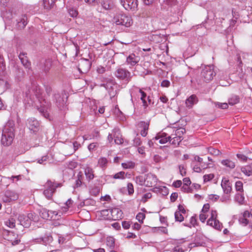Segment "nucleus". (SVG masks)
<instances>
[{"label":"nucleus","mask_w":252,"mask_h":252,"mask_svg":"<svg viewBox=\"0 0 252 252\" xmlns=\"http://www.w3.org/2000/svg\"><path fill=\"white\" fill-rule=\"evenodd\" d=\"M32 216V214H29L28 216L24 214H20L19 215L18 220L20 225L24 227L27 228L30 226L31 223V218Z\"/></svg>","instance_id":"nucleus-9"},{"label":"nucleus","mask_w":252,"mask_h":252,"mask_svg":"<svg viewBox=\"0 0 252 252\" xmlns=\"http://www.w3.org/2000/svg\"><path fill=\"white\" fill-rule=\"evenodd\" d=\"M178 193L176 192H173L171 194L170 196V200L171 202H173L175 201V200L178 198Z\"/></svg>","instance_id":"nucleus-62"},{"label":"nucleus","mask_w":252,"mask_h":252,"mask_svg":"<svg viewBox=\"0 0 252 252\" xmlns=\"http://www.w3.org/2000/svg\"><path fill=\"white\" fill-rule=\"evenodd\" d=\"M186 130L184 128L180 127L175 130V133L171 134V136H175L176 138L179 139H182V136L185 132Z\"/></svg>","instance_id":"nucleus-27"},{"label":"nucleus","mask_w":252,"mask_h":252,"mask_svg":"<svg viewBox=\"0 0 252 252\" xmlns=\"http://www.w3.org/2000/svg\"><path fill=\"white\" fill-rule=\"evenodd\" d=\"M239 102V97L238 95H232L228 100V103L231 105H233Z\"/></svg>","instance_id":"nucleus-36"},{"label":"nucleus","mask_w":252,"mask_h":252,"mask_svg":"<svg viewBox=\"0 0 252 252\" xmlns=\"http://www.w3.org/2000/svg\"><path fill=\"white\" fill-rule=\"evenodd\" d=\"M157 178L155 175L149 173L146 175L144 179V184L147 187H152L156 185L157 183Z\"/></svg>","instance_id":"nucleus-12"},{"label":"nucleus","mask_w":252,"mask_h":252,"mask_svg":"<svg viewBox=\"0 0 252 252\" xmlns=\"http://www.w3.org/2000/svg\"><path fill=\"white\" fill-rule=\"evenodd\" d=\"M136 218L139 222H143V220L145 218V215L143 213H139Z\"/></svg>","instance_id":"nucleus-50"},{"label":"nucleus","mask_w":252,"mask_h":252,"mask_svg":"<svg viewBox=\"0 0 252 252\" xmlns=\"http://www.w3.org/2000/svg\"><path fill=\"white\" fill-rule=\"evenodd\" d=\"M26 124L30 130L33 133L37 132L40 129L39 123L34 118H32L28 119Z\"/></svg>","instance_id":"nucleus-8"},{"label":"nucleus","mask_w":252,"mask_h":252,"mask_svg":"<svg viewBox=\"0 0 252 252\" xmlns=\"http://www.w3.org/2000/svg\"><path fill=\"white\" fill-rule=\"evenodd\" d=\"M122 167L125 169L133 168L135 166V163L129 161L122 163Z\"/></svg>","instance_id":"nucleus-38"},{"label":"nucleus","mask_w":252,"mask_h":252,"mask_svg":"<svg viewBox=\"0 0 252 252\" xmlns=\"http://www.w3.org/2000/svg\"><path fill=\"white\" fill-rule=\"evenodd\" d=\"M46 103V101H44V102L42 103V104L40 108H39L38 109L39 111V112L43 115V116L47 118L49 116V114L48 113V109L49 107V105H46L45 104Z\"/></svg>","instance_id":"nucleus-21"},{"label":"nucleus","mask_w":252,"mask_h":252,"mask_svg":"<svg viewBox=\"0 0 252 252\" xmlns=\"http://www.w3.org/2000/svg\"><path fill=\"white\" fill-rule=\"evenodd\" d=\"M216 106L221 109H226L228 107V104L226 103H220L218 102Z\"/></svg>","instance_id":"nucleus-57"},{"label":"nucleus","mask_w":252,"mask_h":252,"mask_svg":"<svg viewBox=\"0 0 252 252\" xmlns=\"http://www.w3.org/2000/svg\"><path fill=\"white\" fill-rule=\"evenodd\" d=\"M144 179L145 178H143L141 176H138L135 177V181L136 183L140 185H142L143 184H144Z\"/></svg>","instance_id":"nucleus-49"},{"label":"nucleus","mask_w":252,"mask_h":252,"mask_svg":"<svg viewBox=\"0 0 252 252\" xmlns=\"http://www.w3.org/2000/svg\"><path fill=\"white\" fill-rule=\"evenodd\" d=\"M237 157L239 159L242 161H246L248 158L252 160V157L246 156L241 154H237Z\"/></svg>","instance_id":"nucleus-46"},{"label":"nucleus","mask_w":252,"mask_h":252,"mask_svg":"<svg viewBox=\"0 0 252 252\" xmlns=\"http://www.w3.org/2000/svg\"><path fill=\"white\" fill-rule=\"evenodd\" d=\"M214 177L213 174H206L203 176L204 182L205 183L211 181Z\"/></svg>","instance_id":"nucleus-48"},{"label":"nucleus","mask_w":252,"mask_h":252,"mask_svg":"<svg viewBox=\"0 0 252 252\" xmlns=\"http://www.w3.org/2000/svg\"><path fill=\"white\" fill-rule=\"evenodd\" d=\"M6 225L10 228L15 226V220L13 218H10L5 222Z\"/></svg>","instance_id":"nucleus-42"},{"label":"nucleus","mask_w":252,"mask_h":252,"mask_svg":"<svg viewBox=\"0 0 252 252\" xmlns=\"http://www.w3.org/2000/svg\"><path fill=\"white\" fill-rule=\"evenodd\" d=\"M13 124L9 123L5 125L2 130L1 139V144L5 146L11 144L14 137Z\"/></svg>","instance_id":"nucleus-1"},{"label":"nucleus","mask_w":252,"mask_h":252,"mask_svg":"<svg viewBox=\"0 0 252 252\" xmlns=\"http://www.w3.org/2000/svg\"><path fill=\"white\" fill-rule=\"evenodd\" d=\"M26 54L25 53H20L19 55V58L23 66L26 68L30 69L31 68V63L29 61Z\"/></svg>","instance_id":"nucleus-17"},{"label":"nucleus","mask_w":252,"mask_h":252,"mask_svg":"<svg viewBox=\"0 0 252 252\" xmlns=\"http://www.w3.org/2000/svg\"><path fill=\"white\" fill-rule=\"evenodd\" d=\"M120 1L126 10L131 11L137 10L138 0H120Z\"/></svg>","instance_id":"nucleus-6"},{"label":"nucleus","mask_w":252,"mask_h":252,"mask_svg":"<svg viewBox=\"0 0 252 252\" xmlns=\"http://www.w3.org/2000/svg\"><path fill=\"white\" fill-rule=\"evenodd\" d=\"M173 252H184V251L179 246H177L173 249Z\"/></svg>","instance_id":"nucleus-64"},{"label":"nucleus","mask_w":252,"mask_h":252,"mask_svg":"<svg viewBox=\"0 0 252 252\" xmlns=\"http://www.w3.org/2000/svg\"><path fill=\"white\" fill-rule=\"evenodd\" d=\"M176 212H180L181 214H186V211L184 206L182 205H179L178 206V210Z\"/></svg>","instance_id":"nucleus-61"},{"label":"nucleus","mask_w":252,"mask_h":252,"mask_svg":"<svg viewBox=\"0 0 252 252\" xmlns=\"http://www.w3.org/2000/svg\"><path fill=\"white\" fill-rule=\"evenodd\" d=\"M139 61V57L134 54H130L126 60V63L129 65V67L134 66Z\"/></svg>","instance_id":"nucleus-15"},{"label":"nucleus","mask_w":252,"mask_h":252,"mask_svg":"<svg viewBox=\"0 0 252 252\" xmlns=\"http://www.w3.org/2000/svg\"><path fill=\"white\" fill-rule=\"evenodd\" d=\"M215 75L216 73L214 71V67L212 65L205 66L201 73V77L206 82L212 80Z\"/></svg>","instance_id":"nucleus-5"},{"label":"nucleus","mask_w":252,"mask_h":252,"mask_svg":"<svg viewBox=\"0 0 252 252\" xmlns=\"http://www.w3.org/2000/svg\"><path fill=\"white\" fill-rule=\"evenodd\" d=\"M6 192L11 201L16 200L18 198V194L15 192L11 190H7Z\"/></svg>","instance_id":"nucleus-31"},{"label":"nucleus","mask_w":252,"mask_h":252,"mask_svg":"<svg viewBox=\"0 0 252 252\" xmlns=\"http://www.w3.org/2000/svg\"><path fill=\"white\" fill-rule=\"evenodd\" d=\"M66 8L69 15L72 17H76L78 15V13L76 9L68 5H66Z\"/></svg>","instance_id":"nucleus-35"},{"label":"nucleus","mask_w":252,"mask_h":252,"mask_svg":"<svg viewBox=\"0 0 252 252\" xmlns=\"http://www.w3.org/2000/svg\"><path fill=\"white\" fill-rule=\"evenodd\" d=\"M223 15L224 17H222V19L223 20H224V19L228 16L230 15L231 13H232L233 16H235V12H234V9H232L231 10L229 9H223Z\"/></svg>","instance_id":"nucleus-37"},{"label":"nucleus","mask_w":252,"mask_h":252,"mask_svg":"<svg viewBox=\"0 0 252 252\" xmlns=\"http://www.w3.org/2000/svg\"><path fill=\"white\" fill-rule=\"evenodd\" d=\"M127 174V173L124 171H120L113 175H111V177L115 179L123 180L126 178Z\"/></svg>","instance_id":"nucleus-28"},{"label":"nucleus","mask_w":252,"mask_h":252,"mask_svg":"<svg viewBox=\"0 0 252 252\" xmlns=\"http://www.w3.org/2000/svg\"><path fill=\"white\" fill-rule=\"evenodd\" d=\"M127 188L128 194L129 195L132 194L134 192V188H133V185L130 183H128L127 185Z\"/></svg>","instance_id":"nucleus-51"},{"label":"nucleus","mask_w":252,"mask_h":252,"mask_svg":"<svg viewBox=\"0 0 252 252\" xmlns=\"http://www.w3.org/2000/svg\"><path fill=\"white\" fill-rule=\"evenodd\" d=\"M57 213L55 211H49L46 208H42L40 210V215L44 219L50 220L53 218V216H57Z\"/></svg>","instance_id":"nucleus-13"},{"label":"nucleus","mask_w":252,"mask_h":252,"mask_svg":"<svg viewBox=\"0 0 252 252\" xmlns=\"http://www.w3.org/2000/svg\"><path fill=\"white\" fill-rule=\"evenodd\" d=\"M42 244L44 245L50 244L53 240V237L50 234H46L44 237H42Z\"/></svg>","instance_id":"nucleus-23"},{"label":"nucleus","mask_w":252,"mask_h":252,"mask_svg":"<svg viewBox=\"0 0 252 252\" xmlns=\"http://www.w3.org/2000/svg\"><path fill=\"white\" fill-rule=\"evenodd\" d=\"M239 221L240 223L243 225L244 226L247 225L249 223L248 220L247 218H244L243 217L240 218L239 220Z\"/></svg>","instance_id":"nucleus-52"},{"label":"nucleus","mask_w":252,"mask_h":252,"mask_svg":"<svg viewBox=\"0 0 252 252\" xmlns=\"http://www.w3.org/2000/svg\"><path fill=\"white\" fill-rule=\"evenodd\" d=\"M55 97L56 99V103L57 104L58 107L60 108H61V107H63L65 104L64 100L61 97L59 94H56L55 95Z\"/></svg>","instance_id":"nucleus-32"},{"label":"nucleus","mask_w":252,"mask_h":252,"mask_svg":"<svg viewBox=\"0 0 252 252\" xmlns=\"http://www.w3.org/2000/svg\"><path fill=\"white\" fill-rule=\"evenodd\" d=\"M114 22L117 25H124L128 27L131 25L132 20L130 17L125 14L118 13L114 17Z\"/></svg>","instance_id":"nucleus-3"},{"label":"nucleus","mask_w":252,"mask_h":252,"mask_svg":"<svg viewBox=\"0 0 252 252\" xmlns=\"http://www.w3.org/2000/svg\"><path fill=\"white\" fill-rule=\"evenodd\" d=\"M160 139L159 142L160 144H165L168 141H171V136L167 137V134L165 133H162L158 134L156 137H155V140H158Z\"/></svg>","instance_id":"nucleus-19"},{"label":"nucleus","mask_w":252,"mask_h":252,"mask_svg":"<svg viewBox=\"0 0 252 252\" xmlns=\"http://www.w3.org/2000/svg\"><path fill=\"white\" fill-rule=\"evenodd\" d=\"M56 0H43V3L44 8L50 9L55 5Z\"/></svg>","instance_id":"nucleus-25"},{"label":"nucleus","mask_w":252,"mask_h":252,"mask_svg":"<svg viewBox=\"0 0 252 252\" xmlns=\"http://www.w3.org/2000/svg\"><path fill=\"white\" fill-rule=\"evenodd\" d=\"M112 219L114 220L121 219L123 217L122 211L118 208H113L111 211Z\"/></svg>","instance_id":"nucleus-20"},{"label":"nucleus","mask_w":252,"mask_h":252,"mask_svg":"<svg viewBox=\"0 0 252 252\" xmlns=\"http://www.w3.org/2000/svg\"><path fill=\"white\" fill-rule=\"evenodd\" d=\"M221 163L224 166L227 167H229L231 169L234 168L235 166L234 162L229 159L222 160L221 161Z\"/></svg>","instance_id":"nucleus-33"},{"label":"nucleus","mask_w":252,"mask_h":252,"mask_svg":"<svg viewBox=\"0 0 252 252\" xmlns=\"http://www.w3.org/2000/svg\"><path fill=\"white\" fill-rule=\"evenodd\" d=\"M153 159L156 163L160 162L162 160V158L159 155H156L154 156Z\"/></svg>","instance_id":"nucleus-63"},{"label":"nucleus","mask_w":252,"mask_h":252,"mask_svg":"<svg viewBox=\"0 0 252 252\" xmlns=\"http://www.w3.org/2000/svg\"><path fill=\"white\" fill-rule=\"evenodd\" d=\"M209 152L212 155H219L220 154V151L214 148H210L208 149Z\"/></svg>","instance_id":"nucleus-54"},{"label":"nucleus","mask_w":252,"mask_h":252,"mask_svg":"<svg viewBox=\"0 0 252 252\" xmlns=\"http://www.w3.org/2000/svg\"><path fill=\"white\" fill-rule=\"evenodd\" d=\"M18 26L20 28H24L27 24V17L25 15H22V17L17 20Z\"/></svg>","instance_id":"nucleus-24"},{"label":"nucleus","mask_w":252,"mask_h":252,"mask_svg":"<svg viewBox=\"0 0 252 252\" xmlns=\"http://www.w3.org/2000/svg\"><path fill=\"white\" fill-rule=\"evenodd\" d=\"M108 161L107 159L105 158H100L98 161V165L100 167L103 168L105 167L107 165Z\"/></svg>","instance_id":"nucleus-41"},{"label":"nucleus","mask_w":252,"mask_h":252,"mask_svg":"<svg viewBox=\"0 0 252 252\" xmlns=\"http://www.w3.org/2000/svg\"><path fill=\"white\" fill-rule=\"evenodd\" d=\"M85 174L89 181L93 180L94 177L93 169L89 167H87L85 169Z\"/></svg>","instance_id":"nucleus-22"},{"label":"nucleus","mask_w":252,"mask_h":252,"mask_svg":"<svg viewBox=\"0 0 252 252\" xmlns=\"http://www.w3.org/2000/svg\"><path fill=\"white\" fill-rule=\"evenodd\" d=\"M241 171L247 176H250L252 174V164L241 168Z\"/></svg>","instance_id":"nucleus-30"},{"label":"nucleus","mask_w":252,"mask_h":252,"mask_svg":"<svg viewBox=\"0 0 252 252\" xmlns=\"http://www.w3.org/2000/svg\"><path fill=\"white\" fill-rule=\"evenodd\" d=\"M176 221L182 222L184 220V218L180 212H175L174 214Z\"/></svg>","instance_id":"nucleus-39"},{"label":"nucleus","mask_w":252,"mask_h":252,"mask_svg":"<svg viewBox=\"0 0 252 252\" xmlns=\"http://www.w3.org/2000/svg\"><path fill=\"white\" fill-rule=\"evenodd\" d=\"M198 101V98L196 95L195 94H192L186 99V106L189 108H191L193 105L197 103Z\"/></svg>","instance_id":"nucleus-18"},{"label":"nucleus","mask_w":252,"mask_h":252,"mask_svg":"<svg viewBox=\"0 0 252 252\" xmlns=\"http://www.w3.org/2000/svg\"><path fill=\"white\" fill-rule=\"evenodd\" d=\"M61 186V183L48 180L44 185L45 189L43 191V194L47 199L49 200L51 199L53 194L55 192L56 189Z\"/></svg>","instance_id":"nucleus-2"},{"label":"nucleus","mask_w":252,"mask_h":252,"mask_svg":"<svg viewBox=\"0 0 252 252\" xmlns=\"http://www.w3.org/2000/svg\"><path fill=\"white\" fill-rule=\"evenodd\" d=\"M152 193L150 192L145 193L143 197L142 200L144 202L147 201L148 199L151 198L152 197Z\"/></svg>","instance_id":"nucleus-56"},{"label":"nucleus","mask_w":252,"mask_h":252,"mask_svg":"<svg viewBox=\"0 0 252 252\" xmlns=\"http://www.w3.org/2000/svg\"><path fill=\"white\" fill-rule=\"evenodd\" d=\"M51 66V62L50 60L45 61L44 65L42 68V69L45 72L48 71Z\"/></svg>","instance_id":"nucleus-40"},{"label":"nucleus","mask_w":252,"mask_h":252,"mask_svg":"<svg viewBox=\"0 0 252 252\" xmlns=\"http://www.w3.org/2000/svg\"><path fill=\"white\" fill-rule=\"evenodd\" d=\"M217 211H212L211 217L207 220V223L208 225L213 226L216 229L220 230L221 224L217 220Z\"/></svg>","instance_id":"nucleus-7"},{"label":"nucleus","mask_w":252,"mask_h":252,"mask_svg":"<svg viewBox=\"0 0 252 252\" xmlns=\"http://www.w3.org/2000/svg\"><path fill=\"white\" fill-rule=\"evenodd\" d=\"M179 169L181 175L182 176H185L186 174V171L184 166L182 165H180L179 166Z\"/></svg>","instance_id":"nucleus-55"},{"label":"nucleus","mask_w":252,"mask_h":252,"mask_svg":"<svg viewBox=\"0 0 252 252\" xmlns=\"http://www.w3.org/2000/svg\"><path fill=\"white\" fill-rule=\"evenodd\" d=\"M235 189L237 191H243V183L241 181H237L235 183Z\"/></svg>","instance_id":"nucleus-44"},{"label":"nucleus","mask_w":252,"mask_h":252,"mask_svg":"<svg viewBox=\"0 0 252 252\" xmlns=\"http://www.w3.org/2000/svg\"><path fill=\"white\" fill-rule=\"evenodd\" d=\"M106 245L111 249H113L115 247V239L112 237H108L106 239Z\"/></svg>","instance_id":"nucleus-34"},{"label":"nucleus","mask_w":252,"mask_h":252,"mask_svg":"<svg viewBox=\"0 0 252 252\" xmlns=\"http://www.w3.org/2000/svg\"><path fill=\"white\" fill-rule=\"evenodd\" d=\"M115 76L120 80H125L127 83L129 82L131 79V73L125 68H118L115 72Z\"/></svg>","instance_id":"nucleus-4"},{"label":"nucleus","mask_w":252,"mask_h":252,"mask_svg":"<svg viewBox=\"0 0 252 252\" xmlns=\"http://www.w3.org/2000/svg\"><path fill=\"white\" fill-rule=\"evenodd\" d=\"M139 92L141 95L140 99L142 101L143 106L145 108H146L148 106V102L146 100V98H147V94L144 92H143L141 89H139Z\"/></svg>","instance_id":"nucleus-26"},{"label":"nucleus","mask_w":252,"mask_h":252,"mask_svg":"<svg viewBox=\"0 0 252 252\" xmlns=\"http://www.w3.org/2000/svg\"><path fill=\"white\" fill-rule=\"evenodd\" d=\"M149 123L145 122H140L139 123V126L142 128L143 130H148L149 129Z\"/></svg>","instance_id":"nucleus-43"},{"label":"nucleus","mask_w":252,"mask_h":252,"mask_svg":"<svg viewBox=\"0 0 252 252\" xmlns=\"http://www.w3.org/2000/svg\"><path fill=\"white\" fill-rule=\"evenodd\" d=\"M103 83L100 84L101 87H104L109 93L110 95H113L114 93H111V90H113V87L115 85L114 80L110 78H103Z\"/></svg>","instance_id":"nucleus-10"},{"label":"nucleus","mask_w":252,"mask_h":252,"mask_svg":"<svg viewBox=\"0 0 252 252\" xmlns=\"http://www.w3.org/2000/svg\"><path fill=\"white\" fill-rule=\"evenodd\" d=\"M183 139H180L176 138V136H174L172 138L171 137L172 144H179V143L182 141Z\"/></svg>","instance_id":"nucleus-60"},{"label":"nucleus","mask_w":252,"mask_h":252,"mask_svg":"<svg viewBox=\"0 0 252 252\" xmlns=\"http://www.w3.org/2000/svg\"><path fill=\"white\" fill-rule=\"evenodd\" d=\"M141 143V139L139 137H136L133 139V145L135 146L140 145Z\"/></svg>","instance_id":"nucleus-53"},{"label":"nucleus","mask_w":252,"mask_h":252,"mask_svg":"<svg viewBox=\"0 0 252 252\" xmlns=\"http://www.w3.org/2000/svg\"><path fill=\"white\" fill-rule=\"evenodd\" d=\"M91 63L89 60L81 61L78 65V70L82 73H87L91 68Z\"/></svg>","instance_id":"nucleus-11"},{"label":"nucleus","mask_w":252,"mask_h":252,"mask_svg":"<svg viewBox=\"0 0 252 252\" xmlns=\"http://www.w3.org/2000/svg\"><path fill=\"white\" fill-rule=\"evenodd\" d=\"M73 150L70 153V155H72L80 147H81V144L77 141H75L73 143Z\"/></svg>","instance_id":"nucleus-47"},{"label":"nucleus","mask_w":252,"mask_h":252,"mask_svg":"<svg viewBox=\"0 0 252 252\" xmlns=\"http://www.w3.org/2000/svg\"><path fill=\"white\" fill-rule=\"evenodd\" d=\"M113 133L115 144L118 145L122 144L124 142V140L120 129L116 127L114 128L113 129Z\"/></svg>","instance_id":"nucleus-14"},{"label":"nucleus","mask_w":252,"mask_h":252,"mask_svg":"<svg viewBox=\"0 0 252 252\" xmlns=\"http://www.w3.org/2000/svg\"><path fill=\"white\" fill-rule=\"evenodd\" d=\"M196 218L195 217H191V218H190V225H189L188 224H185V226H189V227H191V225H193V226H194V225L196 223Z\"/></svg>","instance_id":"nucleus-58"},{"label":"nucleus","mask_w":252,"mask_h":252,"mask_svg":"<svg viewBox=\"0 0 252 252\" xmlns=\"http://www.w3.org/2000/svg\"><path fill=\"white\" fill-rule=\"evenodd\" d=\"M32 91L37 98H39L42 93L40 87L35 84H33L32 86Z\"/></svg>","instance_id":"nucleus-29"},{"label":"nucleus","mask_w":252,"mask_h":252,"mask_svg":"<svg viewBox=\"0 0 252 252\" xmlns=\"http://www.w3.org/2000/svg\"><path fill=\"white\" fill-rule=\"evenodd\" d=\"M102 6L106 10L110 9L112 6V5L107 1H103L102 3Z\"/></svg>","instance_id":"nucleus-59"},{"label":"nucleus","mask_w":252,"mask_h":252,"mask_svg":"<svg viewBox=\"0 0 252 252\" xmlns=\"http://www.w3.org/2000/svg\"><path fill=\"white\" fill-rule=\"evenodd\" d=\"M235 199L240 204H243L244 201V196L242 194L237 193L235 196Z\"/></svg>","instance_id":"nucleus-45"},{"label":"nucleus","mask_w":252,"mask_h":252,"mask_svg":"<svg viewBox=\"0 0 252 252\" xmlns=\"http://www.w3.org/2000/svg\"><path fill=\"white\" fill-rule=\"evenodd\" d=\"M221 186L224 193L228 194L230 193L232 188L228 180L225 178H223L221 183Z\"/></svg>","instance_id":"nucleus-16"}]
</instances>
